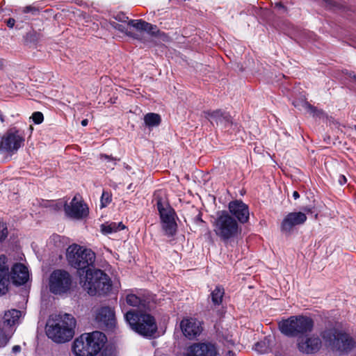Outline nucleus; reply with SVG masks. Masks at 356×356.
I'll list each match as a JSON object with an SVG mask.
<instances>
[{"label": "nucleus", "mask_w": 356, "mask_h": 356, "mask_svg": "<svg viewBox=\"0 0 356 356\" xmlns=\"http://www.w3.org/2000/svg\"><path fill=\"white\" fill-rule=\"evenodd\" d=\"M152 202L159 212L163 234L171 242L172 238L177 234V224L175 220L177 214L168 202L165 191L163 190L156 191L154 193Z\"/></svg>", "instance_id": "f257e3e1"}, {"label": "nucleus", "mask_w": 356, "mask_h": 356, "mask_svg": "<svg viewBox=\"0 0 356 356\" xmlns=\"http://www.w3.org/2000/svg\"><path fill=\"white\" fill-rule=\"evenodd\" d=\"M76 325V321L72 314H60L47 322L46 334L54 342L63 343L74 337Z\"/></svg>", "instance_id": "f03ea898"}, {"label": "nucleus", "mask_w": 356, "mask_h": 356, "mask_svg": "<svg viewBox=\"0 0 356 356\" xmlns=\"http://www.w3.org/2000/svg\"><path fill=\"white\" fill-rule=\"evenodd\" d=\"M65 257L68 265L76 270L80 280L88 270L94 267L96 260V254L91 249L76 243L68 246Z\"/></svg>", "instance_id": "7ed1b4c3"}, {"label": "nucleus", "mask_w": 356, "mask_h": 356, "mask_svg": "<svg viewBox=\"0 0 356 356\" xmlns=\"http://www.w3.org/2000/svg\"><path fill=\"white\" fill-rule=\"evenodd\" d=\"M107 342L106 334L99 331L82 334L72 344L76 356H96Z\"/></svg>", "instance_id": "20e7f679"}, {"label": "nucleus", "mask_w": 356, "mask_h": 356, "mask_svg": "<svg viewBox=\"0 0 356 356\" xmlns=\"http://www.w3.org/2000/svg\"><path fill=\"white\" fill-rule=\"evenodd\" d=\"M126 321L137 334L147 338H153L158 330L154 316L146 311L131 309L124 315Z\"/></svg>", "instance_id": "39448f33"}, {"label": "nucleus", "mask_w": 356, "mask_h": 356, "mask_svg": "<svg viewBox=\"0 0 356 356\" xmlns=\"http://www.w3.org/2000/svg\"><path fill=\"white\" fill-rule=\"evenodd\" d=\"M321 336L328 347L341 355L348 354L356 348L355 339L344 330L327 328L321 333Z\"/></svg>", "instance_id": "423d86ee"}, {"label": "nucleus", "mask_w": 356, "mask_h": 356, "mask_svg": "<svg viewBox=\"0 0 356 356\" xmlns=\"http://www.w3.org/2000/svg\"><path fill=\"white\" fill-rule=\"evenodd\" d=\"M81 282L83 288L90 296H104L112 289V281L102 270L95 268L88 270L82 276Z\"/></svg>", "instance_id": "0eeeda50"}, {"label": "nucleus", "mask_w": 356, "mask_h": 356, "mask_svg": "<svg viewBox=\"0 0 356 356\" xmlns=\"http://www.w3.org/2000/svg\"><path fill=\"white\" fill-rule=\"evenodd\" d=\"M314 326V320L307 316H291L278 323L280 332L288 337H298L311 332Z\"/></svg>", "instance_id": "6e6552de"}, {"label": "nucleus", "mask_w": 356, "mask_h": 356, "mask_svg": "<svg viewBox=\"0 0 356 356\" xmlns=\"http://www.w3.org/2000/svg\"><path fill=\"white\" fill-rule=\"evenodd\" d=\"M212 225L216 235L223 242L236 238L241 232L237 220L226 210L217 212Z\"/></svg>", "instance_id": "1a4fd4ad"}, {"label": "nucleus", "mask_w": 356, "mask_h": 356, "mask_svg": "<svg viewBox=\"0 0 356 356\" xmlns=\"http://www.w3.org/2000/svg\"><path fill=\"white\" fill-rule=\"evenodd\" d=\"M25 138L21 131L16 127L8 129L0 136V154L13 155L24 145Z\"/></svg>", "instance_id": "9d476101"}, {"label": "nucleus", "mask_w": 356, "mask_h": 356, "mask_svg": "<svg viewBox=\"0 0 356 356\" xmlns=\"http://www.w3.org/2000/svg\"><path fill=\"white\" fill-rule=\"evenodd\" d=\"M72 285V275L64 269L54 270L49 276V290L53 294L67 293L70 291Z\"/></svg>", "instance_id": "9b49d317"}, {"label": "nucleus", "mask_w": 356, "mask_h": 356, "mask_svg": "<svg viewBox=\"0 0 356 356\" xmlns=\"http://www.w3.org/2000/svg\"><path fill=\"white\" fill-rule=\"evenodd\" d=\"M58 208L63 207L65 216L72 220H81L86 218L89 215L88 205L75 195L68 204L67 202H60L56 204Z\"/></svg>", "instance_id": "f8f14e48"}, {"label": "nucleus", "mask_w": 356, "mask_h": 356, "mask_svg": "<svg viewBox=\"0 0 356 356\" xmlns=\"http://www.w3.org/2000/svg\"><path fill=\"white\" fill-rule=\"evenodd\" d=\"M95 321L99 326L107 330H112L116 324L114 309L109 306H103L95 312Z\"/></svg>", "instance_id": "ddd939ff"}, {"label": "nucleus", "mask_w": 356, "mask_h": 356, "mask_svg": "<svg viewBox=\"0 0 356 356\" xmlns=\"http://www.w3.org/2000/svg\"><path fill=\"white\" fill-rule=\"evenodd\" d=\"M227 211L237 220L238 223L245 224L249 221V207L241 200H235L229 202Z\"/></svg>", "instance_id": "4468645a"}, {"label": "nucleus", "mask_w": 356, "mask_h": 356, "mask_svg": "<svg viewBox=\"0 0 356 356\" xmlns=\"http://www.w3.org/2000/svg\"><path fill=\"white\" fill-rule=\"evenodd\" d=\"M307 219L305 213L290 212L283 218L280 225V231L283 234H290L293 227L303 225Z\"/></svg>", "instance_id": "2eb2a0df"}, {"label": "nucleus", "mask_w": 356, "mask_h": 356, "mask_svg": "<svg viewBox=\"0 0 356 356\" xmlns=\"http://www.w3.org/2000/svg\"><path fill=\"white\" fill-rule=\"evenodd\" d=\"M216 344L211 342H197L189 346L184 356H218Z\"/></svg>", "instance_id": "dca6fc26"}, {"label": "nucleus", "mask_w": 356, "mask_h": 356, "mask_svg": "<svg viewBox=\"0 0 356 356\" xmlns=\"http://www.w3.org/2000/svg\"><path fill=\"white\" fill-rule=\"evenodd\" d=\"M179 329L183 334L190 340L195 339L203 330L201 322L192 318L182 320L179 323Z\"/></svg>", "instance_id": "f3484780"}, {"label": "nucleus", "mask_w": 356, "mask_h": 356, "mask_svg": "<svg viewBox=\"0 0 356 356\" xmlns=\"http://www.w3.org/2000/svg\"><path fill=\"white\" fill-rule=\"evenodd\" d=\"M297 346L298 350L302 353L314 354L321 349L322 342L318 336L312 335L306 338H299Z\"/></svg>", "instance_id": "a211bd4d"}, {"label": "nucleus", "mask_w": 356, "mask_h": 356, "mask_svg": "<svg viewBox=\"0 0 356 356\" xmlns=\"http://www.w3.org/2000/svg\"><path fill=\"white\" fill-rule=\"evenodd\" d=\"M6 263L7 257L4 254L0 255V296L5 295L8 291L10 273Z\"/></svg>", "instance_id": "6ab92c4d"}, {"label": "nucleus", "mask_w": 356, "mask_h": 356, "mask_svg": "<svg viewBox=\"0 0 356 356\" xmlns=\"http://www.w3.org/2000/svg\"><path fill=\"white\" fill-rule=\"evenodd\" d=\"M10 277L15 285H23L29 279L28 269L22 264H15L11 268Z\"/></svg>", "instance_id": "aec40b11"}, {"label": "nucleus", "mask_w": 356, "mask_h": 356, "mask_svg": "<svg viewBox=\"0 0 356 356\" xmlns=\"http://www.w3.org/2000/svg\"><path fill=\"white\" fill-rule=\"evenodd\" d=\"M224 295L225 289L221 285H217L210 294L211 307L213 309H217V314L220 317H221L225 312V308L223 307H222L221 309H219V307L222 305Z\"/></svg>", "instance_id": "412c9836"}, {"label": "nucleus", "mask_w": 356, "mask_h": 356, "mask_svg": "<svg viewBox=\"0 0 356 356\" xmlns=\"http://www.w3.org/2000/svg\"><path fill=\"white\" fill-rule=\"evenodd\" d=\"M203 114L211 123L214 122L216 124H220L227 125L231 122V116L229 114L221 109L205 111L203 112Z\"/></svg>", "instance_id": "4be33fe9"}, {"label": "nucleus", "mask_w": 356, "mask_h": 356, "mask_svg": "<svg viewBox=\"0 0 356 356\" xmlns=\"http://www.w3.org/2000/svg\"><path fill=\"white\" fill-rule=\"evenodd\" d=\"M127 303L131 307H136L141 311H147L151 309V299L148 297H140L130 293L126 297Z\"/></svg>", "instance_id": "5701e85b"}, {"label": "nucleus", "mask_w": 356, "mask_h": 356, "mask_svg": "<svg viewBox=\"0 0 356 356\" xmlns=\"http://www.w3.org/2000/svg\"><path fill=\"white\" fill-rule=\"evenodd\" d=\"M42 38L43 34L40 31L32 29L24 35V44L29 47L36 48Z\"/></svg>", "instance_id": "b1692460"}, {"label": "nucleus", "mask_w": 356, "mask_h": 356, "mask_svg": "<svg viewBox=\"0 0 356 356\" xmlns=\"http://www.w3.org/2000/svg\"><path fill=\"white\" fill-rule=\"evenodd\" d=\"M101 232L104 235L111 234L115 233L118 231L123 230L126 228V226L122 222H105L102 224L100 226Z\"/></svg>", "instance_id": "393cba45"}, {"label": "nucleus", "mask_w": 356, "mask_h": 356, "mask_svg": "<svg viewBox=\"0 0 356 356\" xmlns=\"http://www.w3.org/2000/svg\"><path fill=\"white\" fill-rule=\"evenodd\" d=\"M21 316V312L17 309H11L6 312L3 316L4 324L12 326L17 322Z\"/></svg>", "instance_id": "a878e982"}, {"label": "nucleus", "mask_w": 356, "mask_h": 356, "mask_svg": "<svg viewBox=\"0 0 356 356\" xmlns=\"http://www.w3.org/2000/svg\"><path fill=\"white\" fill-rule=\"evenodd\" d=\"M144 122L146 126L153 127L159 126L161 122L160 115L154 113H148L144 116Z\"/></svg>", "instance_id": "bb28decb"}, {"label": "nucleus", "mask_w": 356, "mask_h": 356, "mask_svg": "<svg viewBox=\"0 0 356 356\" xmlns=\"http://www.w3.org/2000/svg\"><path fill=\"white\" fill-rule=\"evenodd\" d=\"M128 25L138 31H145L147 27L150 26V23L143 19H130L128 21Z\"/></svg>", "instance_id": "cd10ccee"}, {"label": "nucleus", "mask_w": 356, "mask_h": 356, "mask_svg": "<svg viewBox=\"0 0 356 356\" xmlns=\"http://www.w3.org/2000/svg\"><path fill=\"white\" fill-rule=\"evenodd\" d=\"M304 107L307 109V111L309 112H310L314 117H317V118H322L325 115V112L323 111V110L322 109H319L317 107L312 105L311 104H309L308 102H304Z\"/></svg>", "instance_id": "c85d7f7f"}, {"label": "nucleus", "mask_w": 356, "mask_h": 356, "mask_svg": "<svg viewBox=\"0 0 356 356\" xmlns=\"http://www.w3.org/2000/svg\"><path fill=\"white\" fill-rule=\"evenodd\" d=\"M110 24L113 29H115L122 33H125L128 36H130L135 39H138V34L134 33L130 31H127V29L125 28V26L124 25L120 24L117 23L116 22H111Z\"/></svg>", "instance_id": "c756f323"}, {"label": "nucleus", "mask_w": 356, "mask_h": 356, "mask_svg": "<svg viewBox=\"0 0 356 356\" xmlns=\"http://www.w3.org/2000/svg\"><path fill=\"white\" fill-rule=\"evenodd\" d=\"M112 201V194L107 191H103L100 198V208L106 207Z\"/></svg>", "instance_id": "7c9ffc66"}, {"label": "nucleus", "mask_w": 356, "mask_h": 356, "mask_svg": "<svg viewBox=\"0 0 356 356\" xmlns=\"http://www.w3.org/2000/svg\"><path fill=\"white\" fill-rule=\"evenodd\" d=\"M8 235V227L6 225L0 222V243L3 242Z\"/></svg>", "instance_id": "2f4dec72"}, {"label": "nucleus", "mask_w": 356, "mask_h": 356, "mask_svg": "<svg viewBox=\"0 0 356 356\" xmlns=\"http://www.w3.org/2000/svg\"><path fill=\"white\" fill-rule=\"evenodd\" d=\"M31 118L36 124H41L44 120V115L40 111H35L32 114Z\"/></svg>", "instance_id": "473e14b6"}, {"label": "nucleus", "mask_w": 356, "mask_h": 356, "mask_svg": "<svg viewBox=\"0 0 356 356\" xmlns=\"http://www.w3.org/2000/svg\"><path fill=\"white\" fill-rule=\"evenodd\" d=\"M255 350L260 353H266L268 352V347L266 346L264 341H259L255 343Z\"/></svg>", "instance_id": "72a5a7b5"}, {"label": "nucleus", "mask_w": 356, "mask_h": 356, "mask_svg": "<svg viewBox=\"0 0 356 356\" xmlns=\"http://www.w3.org/2000/svg\"><path fill=\"white\" fill-rule=\"evenodd\" d=\"M323 3L328 9H334L339 7V3L334 0H323Z\"/></svg>", "instance_id": "f704fd0d"}, {"label": "nucleus", "mask_w": 356, "mask_h": 356, "mask_svg": "<svg viewBox=\"0 0 356 356\" xmlns=\"http://www.w3.org/2000/svg\"><path fill=\"white\" fill-rule=\"evenodd\" d=\"M8 341L7 336L3 332V330L0 327V347L5 346Z\"/></svg>", "instance_id": "c9c22d12"}, {"label": "nucleus", "mask_w": 356, "mask_h": 356, "mask_svg": "<svg viewBox=\"0 0 356 356\" xmlns=\"http://www.w3.org/2000/svg\"><path fill=\"white\" fill-rule=\"evenodd\" d=\"M100 353L101 356H115L114 350L111 348H102Z\"/></svg>", "instance_id": "e433bc0d"}, {"label": "nucleus", "mask_w": 356, "mask_h": 356, "mask_svg": "<svg viewBox=\"0 0 356 356\" xmlns=\"http://www.w3.org/2000/svg\"><path fill=\"white\" fill-rule=\"evenodd\" d=\"M115 19L121 22H128L129 17L123 13H118L115 17Z\"/></svg>", "instance_id": "4c0bfd02"}, {"label": "nucleus", "mask_w": 356, "mask_h": 356, "mask_svg": "<svg viewBox=\"0 0 356 356\" xmlns=\"http://www.w3.org/2000/svg\"><path fill=\"white\" fill-rule=\"evenodd\" d=\"M39 12L38 9L35 7L28 6L24 8L23 13H31L33 15H35Z\"/></svg>", "instance_id": "58836bf2"}, {"label": "nucleus", "mask_w": 356, "mask_h": 356, "mask_svg": "<svg viewBox=\"0 0 356 356\" xmlns=\"http://www.w3.org/2000/svg\"><path fill=\"white\" fill-rule=\"evenodd\" d=\"M145 31L152 35H156V33L159 31L157 30V27L156 25L150 24V26L147 27Z\"/></svg>", "instance_id": "ea45409f"}, {"label": "nucleus", "mask_w": 356, "mask_h": 356, "mask_svg": "<svg viewBox=\"0 0 356 356\" xmlns=\"http://www.w3.org/2000/svg\"><path fill=\"white\" fill-rule=\"evenodd\" d=\"M15 19L13 18H8L7 20H6V25L9 27V28H13L14 26H15Z\"/></svg>", "instance_id": "a19ab883"}, {"label": "nucleus", "mask_w": 356, "mask_h": 356, "mask_svg": "<svg viewBox=\"0 0 356 356\" xmlns=\"http://www.w3.org/2000/svg\"><path fill=\"white\" fill-rule=\"evenodd\" d=\"M338 181L340 185H344L347 182V179L343 175H340L339 176Z\"/></svg>", "instance_id": "79ce46f5"}, {"label": "nucleus", "mask_w": 356, "mask_h": 356, "mask_svg": "<svg viewBox=\"0 0 356 356\" xmlns=\"http://www.w3.org/2000/svg\"><path fill=\"white\" fill-rule=\"evenodd\" d=\"M313 209H314V208L310 206H306V207H302V210L306 213H312L314 212Z\"/></svg>", "instance_id": "37998d69"}, {"label": "nucleus", "mask_w": 356, "mask_h": 356, "mask_svg": "<svg viewBox=\"0 0 356 356\" xmlns=\"http://www.w3.org/2000/svg\"><path fill=\"white\" fill-rule=\"evenodd\" d=\"M275 7L283 10L284 13L287 12V8L284 6L282 2H277L275 3Z\"/></svg>", "instance_id": "c03bdc74"}, {"label": "nucleus", "mask_w": 356, "mask_h": 356, "mask_svg": "<svg viewBox=\"0 0 356 356\" xmlns=\"http://www.w3.org/2000/svg\"><path fill=\"white\" fill-rule=\"evenodd\" d=\"M12 351L13 353H17L21 351V347L19 345H15L13 347Z\"/></svg>", "instance_id": "a18cd8bd"}, {"label": "nucleus", "mask_w": 356, "mask_h": 356, "mask_svg": "<svg viewBox=\"0 0 356 356\" xmlns=\"http://www.w3.org/2000/svg\"><path fill=\"white\" fill-rule=\"evenodd\" d=\"M293 197L295 199V200H297L300 197V194L298 191H294L293 192Z\"/></svg>", "instance_id": "49530a36"}, {"label": "nucleus", "mask_w": 356, "mask_h": 356, "mask_svg": "<svg viewBox=\"0 0 356 356\" xmlns=\"http://www.w3.org/2000/svg\"><path fill=\"white\" fill-rule=\"evenodd\" d=\"M81 125H82L83 127H86V126H87V125H88V119H84V120H83L81 121Z\"/></svg>", "instance_id": "de8ad7c7"}, {"label": "nucleus", "mask_w": 356, "mask_h": 356, "mask_svg": "<svg viewBox=\"0 0 356 356\" xmlns=\"http://www.w3.org/2000/svg\"><path fill=\"white\" fill-rule=\"evenodd\" d=\"M101 158H104L108 160H112V161L113 160V159L112 157H111L110 156H108L106 154H102Z\"/></svg>", "instance_id": "09e8293b"}, {"label": "nucleus", "mask_w": 356, "mask_h": 356, "mask_svg": "<svg viewBox=\"0 0 356 356\" xmlns=\"http://www.w3.org/2000/svg\"><path fill=\"white\" fill-rule=\"evenodd\" d=\"M196 220H197L200 221L201 222H204V221L202 219L201 213H199V214L196 216Z\"/></svg>", "instance_id": "8fccbe9b"}, {"label": "nucleus", "mask_w": 356, "mask_h": 356, "mask_svg": "<svg viewBox=\"0 0 356 356\" xmlns=\"http://www.w3.org/2000/svg\"><path fill=\"white\" fill-rule=\"evenodd\" d=\"M0 120L1 122H4V121H5L4 115L2 114L1 112H0Z\"/></svg>", "instance_id": "3c124183"}, {"label": "nucleus", "mask_w": 356, "mask_h": 356, "mask_svg": "<svg viewBox=\"0 0 356 356\" xmlns=\"http://www.w3.org/2000/svg\"><path fill=\"white\" fill-rule=\"evenodd\" d=\"M3 60L2 59H0V69L3 67Z\"/></svg>", "instance_id": "603ef678"}, {"label": "nucleus", "mask_w": 356, "mask_h": 356, "mask_svg": "<svg viewBox=\"0 0 356 356\" xmlns=\"http://www.w3.org/2000/svg\"><path fill=\"white\" fill-rule=\"evenodd\" d=\"M293 106H294L295 107H296V106H297V105H296V104L295 102H293Z\"/></svg>", "instance_id": "864d4df0"}, {"label": "nucleus", "mask_w": 356, "mask_h": 356, "mask_svg": "<svg viewBox=\"0 0 356 356\" xmlns=\"http://www.w3.org/2000/svg\"><path fill=\"white\" fill-rule=\"evenodd\" d=\"M353 78L356 81V75H354Z\"/></svg>", "instance_id": "5fc2aeb1"}, {"label": "nucleus", "mask_w": 356, "mask_h": 356, "mask_svg": "<svg viewBox=\"0 0 356 356\" xmlns=\"http://www.w3.org/2000/svg\"><path fill=\"white\" fill-rule=\"evenodd\" d=\"M178 324V319L176 321V325Z\"/></svg>", "instance_id": "6e6d98bb"}]
</instances>
